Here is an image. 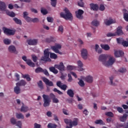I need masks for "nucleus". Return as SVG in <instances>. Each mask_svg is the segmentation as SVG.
Wrapping results in <instances>:
<instances>
[{"label":"nucleus","instance_id":"1","mask_svg":"<svg viewBox=\"0 0 128 128\" xmlns=\"http://www.w3.org/2000/svg\"><path fill=\"white\" fill-rule=\"evenodd\" d=\"M65 14L63 12H61L60 14V16L61 18H64L66 20H72V13L70 12V10L68 8H66L64 9Z\"/></svg>","mask_w":128,"mask_h":128},{"label":"nucleus","instance_id":"2","mask_svg":"<svg viewBox=\"0 0 128 128\" xmlns=\"http://www.w3.org/2000/svg\"><path fill=\"white\" fill-rule=\"evenodd\" d=\"M122 26H119L117 28L116 32L114 33L109 32L107 34V36H108V38H110L111 36H122Z\"/></svg>","mask_w":128,"mask_h":128},{"label":"nucleus","instance_id":"3","mask_svg":"<svg viewBox=\"0 0 128 128\" xmlns=\"http://www.w3.org/2000/svg\"><path fill=\"white\" fill-rule=\"evenodd\" d=\"M42 98L44 100L43 106L44 108H48V106H50V96H48V95L44 94L42 95Z\"/></svg>","mask_w":128,"mask_h":128},{"label":"nucleus","instance_id":"4","mask_svg":"<svg viewBox=\"0 0 128 128\" xmlns=\"http://www.w3.org/2000/svg\"><path fill=\"white\" fill-rule=\"evenodd\" d=\"M50 60V52L48 49H45L44 51V56H42L40 60L43 62H48Z\"/></svg>","mask_w":128,"mask_h":128},{"label":"nucleus","instance_id":"5","mask_svg":"<svg viewBox=\"0 0 128 128\" xmlns=\"http://www.w3.org/2000/svg\"><path fill=\"white\" fill-rule=\"evenodd\" d=\"M52 50L56 54H62V52H60L58 50H60L62 48V45L60 44H56L54 46H52L51 47Z\"/></svg>","mask_w":128,"mask_h":128},{"label":"nucleus","instance_id":"6","mask_svg":"<svg viewBox=\"0 0 128 128\" xmlns=\"http://www.w3.org/2000/svg\"><path fill=\"white\" fill-rule=\"evenodd\" d=\"M108 58V56L104 54H102L99 56V62H102V64L104 66H106V60Z\"/></svg>","mask_w":128,"mask_h":128},{"label":"nucleus","instance_id":"7","mask_svg":"<svg viewBox=\"0 0 128 128\" xmlns=\"http://www.w3.org/2000/svg\"><path fill=\"white\" fill-rule=\"evenodd\" d=\"M116 19H112L110 17L104 20V24L106 26H110V24H116Z\"/></svg>","mask_w":128,"mask_h":128},{"label":"nucleus","instance_id":"8","mask_svg":"<svg viewBox=\"0 0 128 128\" xmlns=\"http://www.w3.org/2000/svg\"><path fill=\"white\" fill-rule=\"evenodd\" d=\"M22 60H23L24 62H26V63L27 64H28V66H30L31 68H34V66H36V64L34 63V62H32V61L30 59L27 60L26 56H23L22 57Z\"/></svg>","mask_w":128,"mask_h":128},{"label":"nucleus","instance_id":"9","mask_svg":"<svg viewBox=\"0 0 128 128\" xmlns=\"http://www.w3.org/2000/svg\"><path fill=\"white\" fill-rule=\"evenodd\" d=\"M116 62V58L112 56H110L108 62L106 61L105 66H112Z\"/></svg>","mask_w":128,"mask_h":128},{"label":"nucleus","instance_id":"10","mask_svg":"<svg viewBox=\"0 0 128 128\" xmlns=\"http://www.w3.org/2000/svg\"><path fill=\"white\" fill-rule=\"evenodd\" d=\"M3 30L4 32V34H9V36H14V34H16V32L14 30L8 29L5 27L3 28Z\"/></svg>","mask_w":128,"mask_h":128},{"label":"nucleus","instance_id":"11","mask_svg":"<svg viewBox=\"0 0 128 128\" xmlns=\"http://www.w3.org/2000/svg\"><path fill=\"white\" fill-rule=\"evenodd\" d=\"M42 80L46 86H54V82L50 80L45 77H43Z\"/></svg>","mask_w":128,"mask_h":128},{"label":"nucleus","instance_id":"12","mask_svg":"<svg viewBox=\"0 0 128 128\" xmlns=\"http://www.w3.org/2000/svg\"><path fill=\"white\" fill-rule=\"evenodd\" d=\"M76 12V17L77 18H78L79 20H82L84 18V16H82V14H84V10H78Z\"/></svg>","mask_w":128,"mask_h":128},{"label":"nucleus","instance_id":"13","mask_svg":"<svg viewBox=\"0 0 128 128\" xmlns=\"http://www.w3.org/2000/svg\"><path fill=\"white\" fill-rule=\"evenodd\" d=\"M88 50L86 49L83 48L81 50V56L84 60L88 59Z\"/></svg>","mask_w":128,"mask_h":128},{"label":"nucleus","instance_id":"14","mask_svg":"<svg viewBox=\"0 0 128 128\" xmlns=\"http://www.w3.org/2000/svg\"><path fill=\"white\" fill-rule=\"evenodd\" d=\"M38 40L37 39H30L28 40L26 42L29 46H36Z\"/></svg>","mask_w":128,"mask_h":128},{"label":"nucleus","instance_id":"15","mask_svg":"<svg viewBox=\"0 0 128 128\" xmlns=\"http://www.w3.org/2000/svg\"><path fill=\"white\" fill-rule=\"evenodd\" d=\"M54 68L59 70H60L61 72H64V63L62 62H60V64H55Z\"/></svg>","mask_w":128,"mask_h":128},{"label":"nucleus","instance_id":"16","mask_svg":"<svg viewBox=\"0 0 128 128\" xmlns=\"http://www.w3.org/2000/svg\"><path fill=\"white\" fill-rule=\"evenodd\" d=\"M0 12H6V5L4 2L0 1Z\"/></svg>","mask_w":128,"mask_h":128},{"label":"nucleus","instance_id":"17","mask_svg":"<svg viewBox=\"0 0 128 128\" xmlns=\"http://www.w3.org/2000/svg\"><path fill=\"white\" fill-rule=\"evenodd\" d=\"M50 98H52V102H54V104H58V102H60V100H58V99L56 98V95H54V94H50Z\"/></svg>","mask_w":128,"mask_h":128},{"label":"nucleus","instance_id":"18","mask_svg":"<svg viewBox=\"0 0 128 128\" xmlns=\"http://www.w3.org/2000/svg\"><path fill=\"white\" fill-rule=\"evenodd\" d=\"M78 122V118H74L73 121L71 120V123L69 124V126L70 128H72L73 126H76Z\"/></svg>","mask_w":128,"mask_h":128},{"label":"nucleus","instance_id":"19","mask_svg":"<svg viewBox=\"0 0 128 128\" xmlns=\"http://www.w3.org/2000/svg\"><path fill=\"white\" fill-rule=\"evenodd\" d=\"M114 54L116 58H120V56H122L124 53L122 50H116L114 52Z\"/></svg>","mask_w":128,"mask_h":128},{"label":"nucleus","instance_id":"20","mask_svg":"<svg viewBox=\"0 0 128 128\" xmlns=\"http://www.w3.org/2000/svg\"><path fill=\"white\" fill-rule=\"evenodd\" d=\"M90 10H92L96 11L98 10V4L92 3L90 4Z\"/></svg>","mask_w":128,"mask_h":128},{"label":"nucleus","instance_id":"21","mask_svg":"<svg viewBox=\"0 0 128 128\" xmlns=\"http://www.w3.org/2000/svg\"><path fill=\"white\" fill-rule=\"evenodd\" d=\"M84 80L86 82H88V84H92V82H94V78H92V76H86L84 78Z\"/></svg>","mask_w":128,"mask_h":128},{"label":"nucleus","instance_id":"22","mask_svg":"<svg viewBox=\"0 0 128 128\" xmlns=\"http://www.w3.org/2000/svg\"><path fill=\"white\" fill-rule=\"evenodd\" d=\"M26 84V82L24 80H20L19 82L16 83V86H24Z\"/></svg>","mask_w":128,"mask_h":128},{"label":"nucleus","instance_id":"23","mask_svg":"<svg viewBox=\"0 0 128 128\" xmlns=\"http://www.w3.org/2000/svg\"><path fill=\"white\" fill-rule=\"evenodd\" d=\"M78 66L80 68L78 70H80V72H82L84 70V68H82V67L84 66V64H82V62L80 60H78L77 62Z\"/></svg>","mask_w":128,"mask_h":128},{"label":"nucleus","instance_id":"24","mask_svg":"<svg viewBox=\"0 0 128 128\" xmlns=\"http://www.w3.org/2000/svg\"><path fill=\"white\" fill-rule=\"evenodd\" d=\"M20 112H28V107L26 106H24V104H23L21 107Z\"/></svg>","mask_w":128,"mask_h":128},{"label":"nucleus","instance_id":"25","mask_svg":"<svg viewBox=\"0 0 128 128\" xmlns=\"http://www.w3.org/2000/svg\"><path fill=\"white\" fill-rule=\"evenodd\" d=\"M8 50L10 52H12V54H14V52H16V46H10L8 47Z\"/></svg>","mask_w":128,"mask_h":128},{"label":"nucleus","instance_id":"26","mask_svg":"<svg viewBox=\"0 0 128 128\" xmlns=\"http://www.w3.org/2000/svg\"><path fill=\"white\" fill-rule=\"evenodd\" d=\"M128 118V114H124L122 116L120 117V122H124L126 120V119Z\"/></svg>","mask_w":128,"mask_h":128},{"label":"nucleus","instance_id":"27","mask_svg":"<svg viewBox=\"0 0 128 128\" xmlns=\"http://www.w3.org/2000/svg\"><path fill=\"white\" fill-rule=\"evenodd\" d=\"M67 94L69 96L70 98H74V90H72V89H70L67 91Z\"/></svg>","mask_w":128,"mask_h":128},{"label":"nucleus","instance_id":"28","mask_svg":"<svg viewBox=\"0 0 128 128\" xmlns=\"http://www.w3.org/2000/svg\"><path fill=\"white\" fill-rule=\"evenodd\" d=\"M14 92H16V94H20V86H16L14 88Z\"/></svg>","mask_w":128,"mask_h":128},{"label":"nucleus","instance_id":"29","mask_svg":"<svg viewBox=\"0 0 128 128\" xmlns=\"http://www.w3.org/2000/svg\"><path fill=\"white\" fill-rule=\"evenodd\" d=\"M100 46L104 50H108L110 48V46L108 44H101Z\"/></svg>","mask_w":128,"mask_h":128},{"label":"nucleus","instance_id":"30","mask_svg":"<svg viewBox=\"0 0 128 128\" xmlns=\"http://www.w3.org/2000/svg\"><path fill=\"white\" fill-rule=\"evenodd\" d=\"M16 118H18V120H24V116L22 113H16Z\"/></svg>","mask_w":128,"mask_h":128},{"label":"nucleus","instance_id":"31","mask_svg":"<svg viewBox=\"0 0 128 128\" xmlns=\"http://www.w3.org/2000/svg\"><path fill=\"white\" fill-rule=\"evenodd\" d=\"M49 70L50 72H53L54 74H58V70L56 69V67L52 66L49 68Z\"/></svg>","mask_w":128,"mask_h":128},{"label":"nucleus","instance_id":"32","mask_svg":"<svg viewBox=\"0 0 128 128\" xmlns=\"http://www.w3.org/2000/svg\"><path fill=\"white\" fill-rule=\"evenodd\" d=\"M48 128H58V125L56 124L49 123L47 126Z\"/></svg>","mask_w":128,"mask_h":128},{"label":"nucleus","instance_id":"33","mask_svg":"<svg viewBox=\"0 0 128 128\" xmlns=\"http://www.w3.org/2000/svg\"><path fill=\"white\" fill-rule=\"evenodd\" d=\"M56 40L54 38L50 36L46 39V42H55Z\"/></svg>","mask_w":128,"mask_h":128},{"label":"nucleus","instance_id":"34","mask_svg":"<svg viewBox=\"0 0 128 128\" xmlns=\"http://www.w3.org/2000/svg\"><path fill=\"white\" fill-rule=\"evenodd\" d=\"M78 80H79L78 82V84H79L81 88H84V86H85L84 82V80H82V79L78 78Z\"/></svg>","mask_w":128,"mask_h":128},{"label":"nucleus","instance_id":"35","mask_svg":"<svg viewBox=\"0 0 128 128\" xmlns=\"http://www.w3.org/2000/svg\"><path fill=\"white\" fill-rule=\"evenodd\" d=\"M92 26H100V22L97 20H94L92 22Z\"/></svg>","mask_w":128,"mask_h":128},{"label":"nucleus","instance_id":"36","mask_svg":"<svg viewBox=\"0 0 128 128\" xmlns=\"http://www.w3.org/2000/svg\"><path fill=\"white\" fill-rule=\"evenodd\" d=\"M6 14L11 18H14L16 16V14L13 12L6 11Z\"/></svg>","mask_w":128,"mask_h":128},{"label":"nucleus","instance_id":"37","mask_svg":"<svg viewBox=\"0 0 128 128\" xmlns=\"http://www.w3.org/2000/svg\"><path fill=\"white\" fill-rule=\"evenodd\" d=\"M37 84L39 88H40V90H44V84H42V81L40 80L37 82Z\"/></svg>","mask_w":128,"mask_h":128},{"label":"nucleus","instance_id":"38","mask_svg":"<svg viewBox=\"0 0 128 128\" xmlns=\"http://www.w3.org/2000/svg\"><path fill=\"white\" fill-rule=\"evenodd\" d=\"M13 20L16 24H20V26H22V20H20L16 18H13Z\"/></svg>","mask_w":128,"mask_h":128},{"label":"nucleus","instance_id":"39","mask_svg":"<svg viewBox=\"0 0 128 128\" xmlns=\"http://www.w3.org/2000/svg\"><path fill=\"white\" fill-rule=\"evenodd\" d=\"M43 72L44 69L40 67H38L35 70V72H36V74H40V72Z\"/></svg>","mask_w":128,"mask_h":128},{"label":"nucleus","instance_id":"40","mask_svg":"<svg viewBox=\"0 0 128 128\" xmlns=\"http://www.w3.org/2000/svg\"><path fill=\"white\" fill-rule=\"evenodd\" d=\"M22 78H26V80L28 82H30V80H31V78L30 77V75L28 74H23L22 75Z\"/></svg>","mask_w":128,"mask_h":128},{"label":"nucleus","instance_id":"41","mask_svg":"<svg viewBox=\"0 0 128 128\" xmlns=\"http://www.w3.org/2000/svg\"><path fill=\"white\" fill-rule=\"evenodd\" d=\"M4 44L8 45L10 44V42H12V41L10 39L5 38L4 40Z\"/></svg>","mask_w":128,"mask_h":128},{"label":"nucleus","instance_id":"42","mask_svg":"<svg viewBox=\"0 0 128 128\" xmlns=\"http://www.w3.org/2000/svg\"><path fill=\"white\" fill-rule=\"evenodd\" d=\"M95 124H101L102 126L104 124V122L102 120H96L95 121Z\"/></svg>","mask_w":128,"mask_h":128},{"label":"nucleus","instance_id":"43","mask_svg":"<svg viewBox=\"0 0 128 128\" xmlns=\"http://www.w3.org/2000/svg\"><path fill=\"white\" fill-rule=\"evenodd\" d=\"M50 58H54V60H56V58H58V55H56V54L54 53H50Z\"/></svg>","mask_w":128,"mask_h":128},{"label":"nucleus","instance_id":"44","mask_svg":"<svg viewBox=\"0 0 128 128\" xmlns=\"http://www.w3.org/2000/svg\"><path fill=\"white\" fill-rule=\"evenodd\" d=\"M124 38H116V42H118V44H122V42H124Z\"/></svg>","mask_w":128,"mask_h":128},{"label":"nucleus","instance_id":"45","mask_svg":"<svg viewBox=\"0 0 128 128\" xmlns=\"http://www.w3.org/2000/svg\"><path fill=\"white\" fill-rule=\"evenodd\" d=\"M32 58V60H33V62H36L37 60H38V56H36V55L34 54H32L31 56Z\"/></svg>","mask_w":128,"mask_h":128},{"label":"nucleus","instance_id":"46","mask_svg":"<svg viewBox=\"0 0 128 128\" xmlns=\"http://www.w3.org/2000/svg\"><path fill=\"white\" fill-rule=\"evenodd\" d=\"M118 72H119L124 74V72H126V69L124 68H122L119 69Z\"/></svg>","mask_w":128,"mask_h":128},{"label":"nucleus","instance_id":"47","mask_svg":"<svg viewBox=\"0 0 128 128\" xmlns=\"http://www.w3.org/2000/svg\"><path fill=\"white\" fill-rule=\"evenodd\" d=\"M53 92H57L58 94H63L62 92H60V90H58L56 88H54Z\"/></svg>","mask_w":128,"mask_h":128},{"label":"nucleus","instance_id":"48","mask_svg":"<svg viewBox=\"0 0 128 128\" xmlns=\"http://www.w3.org/2000/svg\"><path fill=\"white\" fill-rule=\"evenodd\" d=\"M124 18L126 22H128V14L124 12Z\"/></svg>","mask_w":128,"mask_h":128},{"label":"nucleus","instance_id":"49","mask_svg":"<svg viewBox=\"0 0 128 128\" xmlns=\"http://www.w3.org/2000/svg\"><path fill=\"white\" fill-rule=\"evenodd\" d=\"M105 114L106 116H110V118H112L114 116V114L112 112H107Z\"/></svg>","mask_w":128,"mask_h":128},{"label":"nucleus","instance_id":"50","mask_svg":"<svg viewBox=\"0 0 128 128\" xmlns=\"http://www.w3.org/2000/svg\"><path fill=\"white\" fill-rule=\"evenodd\" d=\"M116 110L120 114H122V112H124V109H122V107H117Z\"/></svg>","mask_w":128,"mask_h":128},{"label":"nucleus","instance_id":"51","mask_svg":"<svg viewBox=\"0 0 128 128\" xmlns=\"http://www.w3.org/2000/svg\"><path fill=\"white\" fill-rule=\"evenodd\" d=\"M45 76H50V74L48 73V70L46 69L43 70V72H42Z\"/></svg>","mask_w":128,"mask_h":128},{"label":"nucleus","instance_id":"52","mask_svg":"<svg viewBox=\"0 0 128 128\" xmlns=\"http://www.w3.org/2000/svg\"><path fill=\"white\" fill-rule=\"evenodd\" d=\"M58 32H61L62 34L64 32V26H58Z\"/></svg>","mask_w":128,"mask_h":128},{"label":"nucleus","instance_id":"53","mask_svg":"<svg viewBox=\"0 0 128 128\" xmlns=\"http://www.w3.org/2000/svg\"><path fill=\"white\" fill-rule=\"evenodd\" d=\"M41 12L42 14L46 15L48 14V10L46 9H44L43 8H41Z\"/></svg>","mask_w":128,"mask_h":128},{"label":"nucleus","instance_id":"54","mask_svg":"<svg viewBox=\"0 0 128 128\" xmlns=\"http://www.w3.org/2000/svg\"><path fill=\"white\" fill-rule=\"evenodd\" d=\"M122 46H123L127 48L128 46V41H126L124 40L122 43Z\"/></svg>","mask_w":128,"mask_h":128},{"label":"nucleus","instance_id":"55","mask_svg":"<svg viewBox=\"0 0 128 128\" xmlns=\"http://www.w3.org/2000/svg\"><path fill=\"white\" fill-rule=\"evenodd\" d=\"M10 122L12 124H16V120L14 118L10 119Z\"/></svg>","mask_w":128,"mask_h":128},{"label":"nucleus","instance_id":"56","mask_svg":"<svg viewBox=\"0 0 128 128\" xmlns=\"http://www.w3.org/2000/svg\"><path fill=\"white\" fill-rule=\"evenodd\" d=\"M78 4L79 6H80V8H84V3L82 1H80L78 2Z\"/></svg>","mask_w":128,"mask_h":128},{"label":"nucleus","instance_id":"57","mask_svg":"<svg viewBox=\"0 0 128 128\" xmlns=\"http://www.w3.org/2000/svg\"><path fill=\"white\" fill-rule=\"evenodd\" d=\"M68 82H72V75L70 74H68Z\"/></svg>","mask_w":128,"mask_h":128},{"label":"nucleus","instance_id":"58","mask_svg":"<svg viewBox=\"0 0 128 128\" xmlns=\"http://www.w3.org/2000/svg\"><path fill=\"white\" fill-rule=\"evenodd\" d=\"M67 88H68V86H66V84H64L63 85H62L60 86V88H61V90H66Z\"/></svg>","mask_w":128,"mask_h":128},{"label":"nucleus","instance_id":"59","mask_svg":"<svg viewBox=\"0 0 128 128\" xmlns=\"http://www.w3.org/2000/svg\"><path fill=\"white\" fill-rule=\"evenodd\" d=\"M64 122H65V124H71L72 122V120L70 119H64Z\"/></svg>","mask_w":128,"mask_h":128},{"label":"nucleus","instance_id":"60","mask_svg":"<svg viewBox=\"0 0 128 128\" xmlns=\"http://www.w3.org/2000/svg\"><path fill=\"white\" fill-rule=\"evenodd\" d=\"M16 124L19 128H22V121H18L16 122Z\"/></svg>","mask_w":128,"mask_h":128},{"label":"nucleus","instance_id":"61","mask_svg":"<svg viewBox=\"0 0 128 128\" xmlns=\"http://www.w3.org/2000/svg\"><path fill=\"white\" fill-rule=\"evenodd\" d=\"M110 80L111 86H116V84L112 83V80H114V76H112L111 77H110Z\"/></svg>","mask_w":128,"mask_h":128},{"label":"nucleus","instance_id":"62","mask_svg":"<svg viewBox=\"0 0 128 128\" xmlns=\"http://www.w3.org/2000/svg\"><path fill=\"white\" fill-rule=\"evenodd\" d=\"M47 20L48 22H52L54 19L52 17H47Z\"/></svg>","mask_w":128,"mask_h":128},{"label":"nucleus","instance_id":"63","mask_svg":"<svg viewBox=\"0 0 128 128\" xmlns=\"http://www.w3.org/2000/svg\"><path fill=\"white\" fill-rule=\"evenodd\" d=\"M106 8L104 7V4H102L100 5V10L101 11H104V10H105Z\"/></svg>","mask_w":128,"mask_h":128},{"label":"nucleus","instance_id":"64","mask_svg":"<svg viewBox=\"0 0 128 128\" xmlns=\"http://www.w3.org/2000/svg\"><path fill=\"white\" fill-rule=\"evenodd\" d=\"M40 126H40V124L37 123L34 124V128H40Z\"/></svg>","mask_w":128,"mask_h":128}]
</instances>
